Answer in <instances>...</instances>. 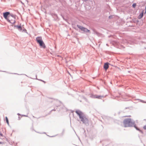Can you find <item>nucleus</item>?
Masks as SVG:
<instances>
[{
	"mask_svg": "<svg viewBox=\"0 0 146 146\" xmlns=\"http://www.w3.org/2000/svg\"><path fill=\"white\" fill-rule=\"evenodd\" d=\"M143 129H145V130H146V125H145L144 126V127H143Z\"/></svg>",
	"mask_w": 146,
	"mask_h": 146,
	"instance_id": "14",
	"label": "nucleus"
},
{
	"mask_svg": "<svg viewBox=\"0 0 146 146\" xmlns=\"http://www.w3.org/2000/svg\"><path fill=\"white\" fill-rule=\"evenodd\" d=\"M17 27L18 28V29H20V30H22V28L21 26H17Z\"/></svg>",
	"mask_w": 146,
	"mask_h": 146,
	"instance_id": "11",
	"label": "nucleus"
},
{
	"mask_svg": "<svg viewBox=\"0 0 146 146\" xmlns=\"http://www.w3.org/2000/svg\"><path fill=\"white\" fill-rule=\"evenodd\" d=\"M36 40L37 42L39 44L40 46L44 48H45L46 46L45 45L42 40V39L41 37H38L36 38Z\"/></svg>",
	"mask_w": 146,
	"mask_h": 146,
	"instance_id": "4",
	"label": "nucleus"
},
{
	"mask_svg": "<svg viewBox=\"0 0 146 146\" xmlns=\"http://www.w3.org/2000/svg\"><path fill=\"white\" fill-rule=\"evenodd\" d=\"M9 14V13L8 12H7L6 13H3V17H4L6 19H7V17L8 15Z\"/></svg>",
	"mask_w": 146,
	"mask_h": 146,
	"instance_id": "8",
	"label": "nucleus"
},
{
	"mask_svg": "<svg viewBox=\"0 0 146 146\" xmlns=\"http://www.w3.org/2000/svg\"><path fill=\"white\" fill-rule=\"evenodd\" d=\"M36 40L37 42L39 44L40 46L44 48H45L46 46L45 45L42 40V39L41 37H38L36 38Z\"/></svg>",
	"mask_w": 146,
	"mask_h": 146,
	"instance_id": "5",
	"label": "nucleus"
},
{
	"mask_svg": "<svg viewBox=\"0 0 146 146\" xmlns=\"http://www.w3.org/2000/svg\"><path fill=\"white\" fill-rule=\"evenodd\" d=\"M36 40L37 42L39 44L40 46L44 48H45L46 46L45 45L42 40V39L41 37H38L36 38Z\"/></svg>",
	"mask_w": 146,
	"mask_h": 146,
	"instance_id": "3",
	"label": "nucleus"
},
{
	"mask_svg": "<svg viewBox=\"0 0 146 146\" xmlns=\"http://www.w3.org/2000/svg\"><path fill=\"white\" fill-rule=\"evenodd\" d=\"M0 135L1 136V137H3V134L1 133L0 132Z\"/></svg>",
	"mask_w": 146,
	"mask_h": 146,
	"instance_id": "15",
	"label": "nucleus"
},
{
	"mask_svg": "<svg viewBox=\"0 0 146 146\" xmlns=\"http://www.w3.org/2000/svg\"><path fill=\"white\" fill-rule=\"evenodd\" d=\"M136 4L135 3H134L132 5V6L133 8H135L136 6Z\"/></svg>",
	"mask_w": 146,
	"mask_h": 146,
	"instance_id": "12",
	"label": "nucleus"
},
{
	"mask_svg": "<svg viewBox=\"0 0 146 146\" xmlns=\"http://www.w3.org/2000/svg\"><path fill=\"white\" fill-rule=\"evenodd\" d=\"M100 96H98V97H97V98H100Z\"/></svg>",
	"mask_w": 146,
	"mask_h": 146,
	"instance_id": "16",
	"label": "nucleus"
},
{
	"mask_svg": "<svg viewBox=\"0 0 146 146\" xmlns=\"http://www.w3.org/2000/svg\"><path fill=\"white\" fill-rule=\"evenodd\" d=\"M108 64L109 63H106L104 64V68L106 70L109 68Z\"/></svg>",
	"mask_w": 146,
	"mask_h": 146,
	"instance_id": "9",
	"label": "nucleus"
},
{
	"mask_svg": "<svg viewBox=\"0 0 146 146\" xmlns=\"http://www.w3.org/2000/svg\"><path fill=\"white\" fill-rule=\"evenodd\" d=\"M143 11L142 13H141L138 16V19H140L142 18L143 16Z\"/></svg>",
	"mask_w": 146,
	"mask_h": 146,
	"instance_id": "10",
	"label": "nucleus"
},
{
	"mask_svg": "<svg viewBox=\"0 0 146 146\" xmlns=\"http://www.w3.org/2000/svg\"><path fill=\"white\" fill-rule=\"evenodd\" d=\"M6 122H7V124H9V123L8 119L7 118V117H6Z\"/></svg>",
	"mask_w": 146,
	"mask_h": 146,
	"instance_id": "13",
	"label": "nucleus"
},
{
	"mask_svg": "<svg viewBox=\"0 0 146 146\" xmlns=\"http://www.w3.org/2000/svg\"><path fill=\"white\" fill-rule=\"evenodd\" d=\"M8 21V22L12 24H14L15 22V18L13 17H9Z\"/></svg>",
	"mask_w": 146,
	"mask_h": 146,
	"instance_id": "6",
	"label": "nucleus"
},
{
	"mask_svg": "<svg viewBox=\"0 0 146 146\" xmlns=\"http://www.w3.org/2000/svg\"><path fill=\"white\" fill-rule=\"evenodd\" d=\"M77 27L82 31H83L84 32H89L90 31L89 30H88L86 28L82 26L79 25H77Z\"/></svg>",
	"mask_w": 146,
	"mask_h": 146,
	"instance_id": "7",
	"label": "nucleus"
},
{
	"mask_svg": "<svg viewBox=\"0 0 146 146\" xmlns=\"http://www.w3.org/2000/svg\"><path fill=\"white\" fill-rule=\"evenodd\" d=\"M76 113L79 116L80 118L81 119V121L83 123H88V119L81 111L77 110L76 111Z\"/></svg>",
	"mask_w": 146,
	"mask_h": 146,
	"instance_id": "2",
	"label": "nucleus"
},
{
	"mask_svg": "<svg viewBox=\"0 0 146 146\" xmlns=\"http://www.w3.org/2000/svg\"><path fill=\"white\" fill-rule=\"evenodd\" d=\"M123 126L125 127H132L133 126L137 130L140 131L139 129L136 126L135 122H132L130 118L125 119L123 122Z\"/></svg>",
	"mask_w": 146,
	"mask_h": 146,
	"instance_id": "1",
	"label": "nucleus"
},
{
	"mask_svg": "<svg viewBox=\"0 0 146 146\" xmlns=\"http://www.w3.org/2000/svg\"><path fill=\"white\" fill-rule=\"evenodd\" d=\"M2 143V142H0V144H1Z\"/></svg>",
	"mask_w": 146,
	"mask_h": 146,
	"instance_id": "17",
	"label": "nucleus"
}]
</instances>
